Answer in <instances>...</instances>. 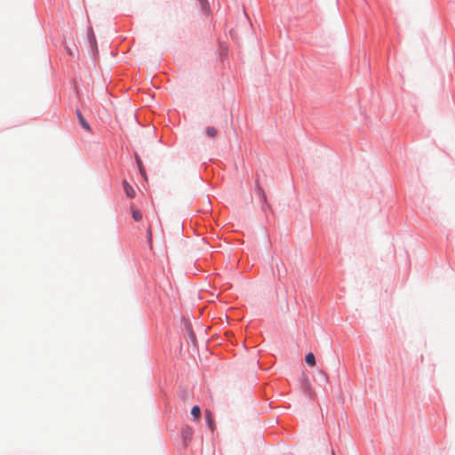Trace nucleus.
<instances>
[{
	"label": "nucleus",
	"instance_id": "obj_5",
	"mask_svg": "<svg viewBox=\"0 0 455 455\" xmlns=\"http://www.w3.org/2000/svg\"><path fill=\"white\" fill-rule=\"evenodd\" d=\"M305 360H306V363L307 364H309L310 366L313 367L315 365V357L313 353L307 354Z\"/></svg>",
	"mask_w": 455,
	"mask_h": 455
},
{
	"label": "nucleus",
	"instance_id": "obj_12",
	"mask_svg": "<svg viewBox=\"0 0 455 455\" xmlns=\"http://www.w3.org/2000/svg\"><path fill=\"white\" fill-rule=\"evenodd\" d=\"M148 237L149 242L151 243L152 232H151V228H148Z\"/></svg>",
	"mask_w": 455,
	"mask_h": 455
},
{
	"label": "nucleus",
	"instance_id": "obj_6",
	"mask_svg": "<svg viewBox=\"0 0 455 455\" xmlns=\"http://www.w3.org/2000/svg\"><path fill=\"white\" fill-rule=\"evenodd\" d=\"M191 414L194 417L195 419H199L201 416V409L199 406L195 405L191 409Z\"/></svg>",
	"mask_w": 455,
	"mask_h": 455
},
{
	"label": "nucleus",
	"instance_id": "obj_8",
	"mask_svg": "<svg viewBox=\"0 0 455 455\" xmlns=\"http://www.w3.org/2000/svg\"><path fill=\"white\" fill-rule=\"evenodd\" d=\"M132 219L135 220V221H140L142 219V214L141 212L139 211V210H136V209H132Z\"/></svg>",
	"mask_w": 455,
	"mask_h": 455
},
{
	"label": "nucleus",
	"instance_id": "obj_7",
	"mask_svg": "<svg viewBox=\"0 0 455 455\" xmlns=\"http://www.w3.org/2000/svg\"><path fill=\"white\" fill-rule=\"evenodd\" d=\"M77 118L81 124V125L86 129L87 131H90V126L88 123L85 121V119L83 117L82 114L80 112H77Z\"/></svg>",
	"mask_w": 455,
	"mask_h": 455
},
{
	"label": "nucleus",
	"instance_id": "obj_2",
	"mask_svg": "<svg viewBox=\"0 0 455 455\" xmlns=\"http://www.w3.org/2000/svg\"><path fill=\"white\" fill-rule=\"evenodd\" d=\"M135 159H136V162H137V164H138V167H139V170H140V172L141 176L145 180H147L145 168H144V166L142 164V162H141L140 156L137 154H135Z\"/></svg>",
	"mask_w": 455,
	"mask_h": 455
},
{
	"label": "nucleus",
	"instance_id": "obj_11",
	"mask_svg": "<svg viewBox=\"0 0 455 455\" xmlns=\"http://www.w3.org/2000/svg\"><path fill=\"white\" fill-rule=\"evenodd\" d=\"M199 1L201 3L202 9L204 11H207V9H208L207 0H199Z\"/></svg>",
	"mask_w": 455,
	"mask_h": 455
},
{
	"label": "nucleus",
	"instance_id": "obj_13",
	"mask_svg": "<svg viewBox=\"0 0 455 455\" xmlns=\"http://www.w3.org/2000/svg\"><path fill=\"white\" fill-rule=\"evenodd\" d=\"M331 454H332V455H335V453H334V451H331Z\"/></svg>",
	"mask_w": 455,
	"mask_h": 455
},
{
	"label": "nucleus",
	"instance_id": "obj_9",
	"mask_svg": "<svg viewBox=\"0 0 455 455\" xmlns=\"http://www.w3.org/2000/svg\"><path fill=\"white\" fill-rule=\"evenodd\" d=\"M206 134L211 138H214L217 135V130L214 127H208L206 129Z\"/></svg>",
	"mask_w": 455,
	"mask_h": 455
},
{
	"label": "nucleus",
	"instance_id": "obj_1",
	"mask_svg": "<svg viewBox=\"0 0 455 455\" xmlns=\"http://www.w3.org/2000/svg\"><path fill=\"white\" fill-rule=\"evenodd\" d=\"M123 187H124V192L126 194V196L130 198H133L135 197V190L133 189V188L127 182L126 180H123Z\"/></svg>",
	"mask_w": 455,
	"mask_h": 455
},
{
	"label": "nucleus",
	"instance_id": "obj_10",
	"mask_svg": "<svg viewBox=\"0 0 455 455\" xmlns=\"http://www.w3.org/2000/svg\"><path fill=\"white\" fill-rule=\"evenodd\" d=\"M66 50H67L68 53L70 56H72V57H74V56L77 55V49H76V46L74 47V49H72V48H70V47H66Z\"/></svg>",
	"mask_w": 455,
	"mask_h": 455
},
{
	"label": "nucleus",
	"instance_id": "obj_4",
	"mask_svg": "<svg viewBox=\"0 0 455 455\" xmlns=\"http://www.w3.org/2000/svg\"><path fill=\"white\" fill-rule=\"evenodd\" d=\"M205 416H206V420H207L208 427L212 430H213L214 429V422H213L212 413L210 411L207 410L205 411Z\"/></svg>",
	"mask_w": 455,
	"mask_h": 455
},
{
	"label": "nucleus",
	"instance_id": "obj_3",
	"mask_svg": "<svg viewBox=\"0 0 455 455\" xmlns=\"http://www.w3.org/2000/svg\"><path fill=\"white\" fill-rule=\"evenodd\" d=\"M192 435H193V429L190 427L187 426V427H183V429H182V436H183V438L185 440L191 439Z\"/></svg>",
	"mask_w": 455,
	"mask_h": 455
}]
</instances>
